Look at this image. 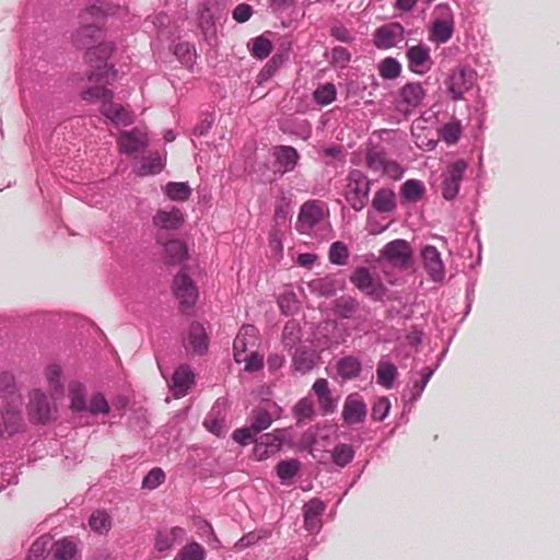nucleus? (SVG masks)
<instances>
[{"instance_id": "obj_43", "label": "nucleus", "mask_w": 560, "mask_h": 560, "mask_svg": "<svg viewBox=\"0 0 560 560\" xmlns=\"http://www.w3.org/2000/svg\"><path fill=\"white\" fill-rule=\"evenodd\" d=\"M167 197L176 201H186L190 195L191 189L187 183L171 182L165 186L164 189Z\"/></svg>"}, {"instance_id": "obj_64", "label": "nucleus", "mask_w": 560, "mask_h": 560, "mask_svg": "<svg viewBox=\"0 0 560 560\" xmlns=\"http://www.w3.org/2000/svg\"><path fill=\"white\" fill-rule=\"evenodd\" d=\"M334 62L345 66L350 61V54L345 47H335L331 51Z\"/></svg>"}, {"instance_id": "obj_20", "label": "nucleus", "mask_w": 560, "mask_h": 560, "mask_svg": "<svg viewBox=\"0 0 560 560\" xmlns=\"http://www.w3.org/2000/svg\"><path fill=\"white\" fill-rule=\"evenodd\" d=\"M408 67L410 71L423 74L432 67L429 47L424 45H416L408 48L407 52Z\"/></svg>"}, {"instance_id": "obj_44", "label": "nucleus", "mask_w": 560, "mask_h": 560, "mask_svg": "<svg viewBox=\"0 0 560 560\" xmlns=\"http://www.w3.org/2000/svg\"><path fill=\"white\" fill-rule=\"evenodd\" d=\"M401 66L392 57L383 59L378 65V73L385 80H394L400 75Z\"/></svg>"}, {"instance_id": "obj_14", "label": "nucleus", "mask_w": 560, "mask_h": 560, "mask_svg": "<svg viewBox=\"0 0 560 560\" xmlns=\"http://www.w3.org/2000/svg\"><path fill=\"white\" fill-rule=\"evenodd\" d=\"M422 266L430 279L440 282L445 277V268L441 254L435 246L425 245L420 253Z\"/></svg>"}, {"instance_id": "obj_45", "label": "nucleus", "mask_w": 560, "mask_h": 560, "mask_svg": "<svg viewBox=\"0 0 560 560\" xmlns=\"http://www.w3.org/2000/svg\"><path fill=\"white\" fill-rule=\"evenodd\" d=\"M424 190L420 180L408 179L401 186V196L408 201H418L423 196Z\"/></svg>"}, {"instance_id": "obj_47", "label": "nucleus", "mask_w": 560, "mask_h": 560, "mask_svg": "<svg viewBox=\"0 0 560 560\" xmlns=\"http://www.w3.org/2000/svg\"><path fill=\"white\" fill-rule=\"evenodd\" d=\"M313 291H317L323 296H332L337 291V280L332 277H325L314 280L310 283Z\"/></svg>"}, {"instance_id": "obj_3", "label": "nucleus", "mask_w": 560, "mask_h": 560, "mask_svg": "<svg viewBox=\"0 0 560 560\" xmlns=\"http://www.w3.org/2000/svg\"><path fill=\"white\" fill-rule=\"evenodd\" d=\"M57 398V396L52 397L51 394L48 396L38 388L31 390L26 405L30 421L39 424H47L55 421L58 416Z\"/></svg>"}, {"instance_id": "obj_31", "label": "nucleus", "mask_w": 560, "mask_h": 560, "mask_svg": "<svg viewBox=\"0 0 560 560\" xmlns=\"http://www.w3.org/2000/svg\"><path fill=\"white\" fill-rule=\"evenodd\" d=\"M337 371L343 380L355 378L361 372V362L355 357H345L338 361Z\"/></svg>"}, {"instance_id": "obj_27", "label": "nucleus", "mask_w": 560, "mask_h": 560, "mask_svg": "<svg viewBox=\"0 0 560 560\" xmlns=\"http://www.w3.org/2000/svg\"><path fill=\"white\" fill-rule=\"evenodd\" d=\"M185 535L182 527H172L171 529L160 530L155 536L154 547L159 552H167Z\"/></svg>"}, {"instance_id": "obj_16", "label": "nucleus", "mask_w": 560, "mask_h": 560, "mask_svg": "<svg viewBox=\"0 0 560 560\" xmlns=\"http://www.w3.org/2000/svg\"><path fill=\"white\" fill-rule=\"evenodd\" d=\"M173 292L183 306L190 307L195 304L198 291L192 280L186 275L179 272L173 281Z\"/></svg>"}, {"instance_id": "obj_18", "label": "nucleus", "mask_w": 560, "mask_h": 560, "mask_svg": "<svg viewBox=\"0 0 560 560\" xmlns=\"http://www.w3.org/2000/svg\"><path fill=\"white\" fill-rule=\"evenodd\" d=\"M404 38V28L398 23H390L378 27L374 34L375 46L388 49L397 46Z\"/></svg>"}, {"instance_id": "obj_10", "label": "nucleus", "mask_w": 560, "mask_h": 560, "mask_svg": "<svg viewBox=\"0 0 560 560\" xmlns=\"http://www.w3.org/2000/svg\"><path fill=\"white\" fill-rule=\"evenodd\" d=\"M350 281L357 289L373 299H381L385 293L383 283L365 267L357 268L350 276Z\"/></svg>"}, {"instance_id": "obj_39", "label": "nucleus", "mask_w": 560, "mask_h": 560, "mask_svg": "<svg viewBox=\"0 0 560 560\" xmlns=\"http://www.w3.org/2000/svg\"><path fill=\"white\" fill-rule=\"evenodd\" d=\"M206 549L199 542L192 541L185 545L173 560H205Z\"/></svg>"}, {"instance_id": "obj_56", "label": "nucleus", "mask_w": 560, "mask_h": 560, "mask_svg": "<svg viewBox=\"0 0 560 560\" xmlns=\"http://www.w3.org/2000/svg\"><path fill=\"white\" fill-rule=\"evenodd\" d=\"M460 135V124L459 122H448L443 126L441 129L442 139L448 143L454 144L459 139Z\"/></svg>"}, {"instance_id": "obj_33", "label": "nucleus", "mask_w": 560, "mask_h": 560, "mask_svg": "<svg viewBox=\"0 0 560 560\" xmlns=\"http://www.w3.org/2000/svg\"><path fill=\"white\" fill-rule=\"evenodd\" d=\"M331 460L340 468L350 464L354 457V448L347 443H338L330 452Z\"/></svg>"}, {"instance_id": "obj_49", "label": "nucleus", "mask_w": 560, "mask_h": 560, "mask_svg": "<svg viewBox=\"0 0 560 560\" xmlns=\"http://www.w3.org/2000/svg\"><path fill=\"white\" fill-rule=\"evenodd\" d=\"M387 160L388 159L383 151L372 149L366 154V166L372 172L382 173Z\"/></svg>"}, {"instance_id": "obj_5", "label": "nucleus", "mask_w": 560, "mask_h": 560, "mask_svg": "<svg viewBox=\"0 0 560 560\" xmlns=\"http://www.w3.org/2000/svg\"><path fill=\"white\" fill-rule=\"evenodd\" d=\"M434 15L435 18L429 32V39L436 44H444L451 39L454 33L452 11L447 5H439L434 10Z\"/></svg>"}, {"instance_id": "obj_17", "label": "nucleus", "mask_w": 560, "mask_h": 560, "mask_svg": "<svg viewBox=\"0 0 560 560\" xmlns=\"http://www.w3.org/2000/svg\"><path fill=\"white\" fill-rule=\"evenodd\" d=\"M312 390L317 398L322 415H331L336 411L338 397L332 395V390L330 389L329 383L326 378L316 380L312 386Z\"/></svg>"}, {"instance_id": "obj_11", "label": "nucleus", "mask_w": 560, "mask_h": 560, "mask_svg": "<svg viewBox=\"0 0 560 560\" xmlns=\"http://www.w3.org/2000/svg\"><path fill=\"white\" fill-rule=\"evenodd\" d=\"M324 220L323 207L317 201H307L300 208L295 229L310 235L313 229Z\"/></svg>"}, {"instance_id": "obj_63", "label": "nucleus", "mask_w": 560, "mask_h": 560, "mask_svg": "<svg viewBox=\"0 0 560 560\" xmlns=\"http://www.w3.org/2000/svg\"><path fill=\"white\" fill-rule=\"evenodd\" d=\"M45 549V542L36 540L31 546L26 560H44Z\"/></svg>"}, {"instance_id": "obj_8", "label": "nucleus", "mask_w": 560, "mask_h": 560, "mask_svg": "<svg viewBox=\"0 0 560 560\" xmlns=\"http://www.w3.org/2000/svg\"><path fill=\"white\" fill-rule=\"evenodd\" d=\"M476 72L469 67H458L452 71L445 85L454 101L463 98V95L469 91L475 82Z\"/></svg>"}, {"instance_id": "obj_6", "label": "nucleus", "mask_w": 560, "mask_h": 560, "mask_svg": "<svg viewBox=\"0 0 560 560\" xmlns=\"http://www.w3.org/2000/svg\"><path fill=\"white\" fill-rule=\"evenodd\" d=\"M425 97V90L420 82H409L398 91L396 108L399 113L408 116L422 105Z\"/></svg>"}, {"instance_id": "obj_46", "label": "nucleus", "mask_w": 560, "mask_h": 560, "mask_svg": "<svg viewBox=\"0 0 560 560\" xmlns=\"http://www.w3.org/2000/svg\"><path fill=\"white\" fill-rule=\"evenodd\" d=\"M329 261L334 265L345 266L349 259V249L342 242H334L328 252Z\"/></svg>"}, {"instance_id": "obj_57", "label": "nucleus", "mask_w": 560, "mask_h": 560, "mask_svg": "<svg viewBox=\"0 0 560 560\" xmlns=\"http://www.w3.org/2000/svg\"><path fill=\"white\" fill-rule=\"evenodd\" d=\"M420 373H421V380L415 382V384L411 388V398L412 399H418L421 396L428 382L430 381V378L433 375V370H431L430 368H423Z\"/></svg>"}, {"instance_id": "obj_25", "label": "nucleus", "mask_w": 560, "mask_h": 560, "mask_svg": "<svg viewBox=\"0 0 560 560\" xmlns=\"http://www.w3.org/2000/svg\"><path fill=\"white\" fill-rule=\"evenodd\" d=\"M118 144L124 153L133 154L147 147V138L139 130L125 131L121 132Z\"/></svg>"}, {"instance_id": "obj_1", "label": "nucleus", "mask_w": 560, "mask_h": 560, "mask_svg": "<svg viewBox=\"0 0 560 560\" xmlns=\"http://www.w3.org/2000/svg\"><path fill=\"white\" fill-rule=\"evenodd\" d=\"M94 85L82 91L81 96L84 101L93 102L97 100H102V113L109 120L115 122L116 125L128 126L132 124L131 114L122 107L120 104H116L112 102L113 93L112 91L105 88L106 84L110 82H95L90 81Z\"/></svg>"}, {"instance_id": "obj_54", "label": "nucleus", "mask_w": 560, "mask_h": 560, "mask_svg": "<svg viewBox=\"0 0 560 560\" xmlns=\"http://www.w3.org/2000/svg\"><path fill=\"white\" fill-rule=\"evenodd\" d=\"M165 480V474L161 468L151 469L142 480V487L153 490L162 485Z\"/></svg>"}, {"instance_id": "obj_41", "label": "nucleus", "mask_w": 560, "mask_h": 560, "mask_svg": "<svg viewBox=\"0 0 560 560\" xmlns=\"http://www.w3.org/2000/svg\"><path fill=\"white\" fill-rule=\"evenodd\" d=\"M377 382L385 388H392L394 380L397 376V369L393 363L380 362L377 370Z\"/></svg>"}, {"instance_id": "obj_62", "label": "nucleus", "mask_w": 560, "mask_h": 560, "mask_svg": "<svg viewBox=\"0 0 560 560\" xmlns=\"http://www.w3.org/2000/svg\"><path fill=\"white\" fill-rule=\"evenodd\" d=\"M402 173L404 170L401 168V166L397 162L392 161L389 159L387 160L385 167L382 172V174H385L393 179H399L402 176Z\"/></svg>"}, {"instance_id": "obj_4", "label": "nucleus", "mask_w": 560, "mask_h": 560, "mask_svg": "<svg viewBox=\"0 0 560 560\" xmlns=\"http://www.w3.org/2000/svg\"><path fill=\"white\" fill-rule=\"evenodd\" d=\"M371 180L360 170H351L347 175L343 196L354 211H361L370 199Z\"/></svg>"}, {"instance_id": "obj_22", "label": "nucleus", "mask_w": 560, "mask_h": 560, "mask_svg": "<svg viewBox=\"0 0 560 560\" xmlns=\"http://www.w3.org/2000/svg\"><path fill=\"white\" fill-rule=\"evenodd\" d=\"M195 374L190 366H178L172 377V392L175 398H180L187 395L189 388L194 384Z\"/></svg>"}, {"instance_id": "obj_21", "label": "nucleus", "mask_w": 560, "mask_h": 560, "mask_svg": "<svg viewBox=\"0 0 560 560\" xmlns=\"http://www.w3.org/2000/svg\"><path fill=\"white\" fill-rule=\"evenodd\" d=\"M185 349L192 354H203L208 350V337L203 326L192 323L189 327L187 338L184 341Z\"/></svg>"}, {"instance_id": "obj_53", "label": "nucleus", "mask_w": 560, "mask_h": 560, "mask_svg": "<svg viewBox=\"0 0 560 560\" xmlns=\"http://www.w3.org/2000/svg\"><path fill=\"white\" fill-rule=\"evenodd\" d=\"M300 468V464L295 459L281 460L277 466V474L280 479L287 480L293 478Z\"/></svg>"}, {"instance_id": "obj_48", "label": "nucleus", "mask_w": 560, "mask_h": 560, "mask_svg": "<svg viewBox=\"0 0 560 560\" xmlns=\"http://www.w3.org/2000/svg\"><path fill=\"white\" fill-rule=\"evenodd\" d=\"M336 88L332 83H325L323 85H319L314 91V100L317 104H320L323 106L328 105L332 103L336 98Z\"/></svg>"}, {"instance_id": "obj_36", "label": "nucleus", "mask_w": 560, "mask_h": 560, "mask_svg": "<svg viewBox=\"0 0 560 560\" xmlns=\"http://www.w3.org/2000/svg\"><path fill=\"white\" fill-rule=\"evenodd\" d=\"M62 370L57 364H50L46 368L45 377L48 383L50 394L54 396H61L63 393V385L61 383Z\"/></svg>"}, {"instance_id": "obj_2", "label": "nucleus", "mask_w": 560, "mask_h": 560, "mask_svg": "<svg viewBox=\"0 0 560 560\" xmlns=\"http://www.w3.org/2000/svg\"><path fill=\"white\" fill-rule=\"evenodd\" d=\"M113 52L110 43H101L97 46L88 48L85 54L89 63V81L112 82L116 79V71L108 67L107 60Z\"/></svg>"}, {"instance_id": "obj_60", "label": "nucleus", "mask_w": 560, "mask_h": 560, "mask_svg": "<svg viewBox=\"0 0 560 560\" xmlns=\"http://www.w3.org/2000/svg\"><path fill=\"white\" fill-rule=\"evenodd\" d=\"M252 15L253 9L247 3L237 4L232 12L233 19L238 23L247 22Z\"/></svg>"}, {"instance_id": "obj_37", "label": "nucleus", "mask_w": 560, "mask_h": 560, "mask_svg": "<svg viewBox=\"0 0 560 560\" xmlns=\"http://www.w3.org/2000/svg\"><path fill=\"white\" fill-rule=\"evenodd\" d=\"M293 412L298 424L310 422L315 418L314 402L307 397L302 398L294 406Z\"/></svg>"}, {"instance_id": "obj_13", "label": "nucleus", "mask_w": 560, "mask_h": 560, "mask_svg": "<svg viewBox=\"0 0 560 560\" xmlns=\"http://www.w3.org/2000/svg\"><path fill=\"white\" fill-rule=\"evenodd\" d=\"M258 341V330L256 327L252 325L243 326L237 336L234 339L233 350H234V360L237 363H242L244 360V355L253 351L257 347Z\"/></svg>"}, {"instance_id": "obj_30", "label": "nucleus", "mask_w": 560, "mask_h": 560, "mask_svg": "<svg viewBox=\"0 0 560 560\" xmlns=\"http://www.w3.org/2000/svg\"><path fill=\"white\" fill-rule=\"evenodd\" d=\"M372 206L378 212H390L396 207L395 194L392 189L382 188L377 190L372 200Z\"/></svg>"}, {"instance_id": "obj_15", "label": "nucleus", "mask_w": 560, "mask_h": 560, "mask_svg": "<svg viewBox=\"0 0 560 560\" xmlns=\"http://www.w3.org/2000/svg\"><path fill=\"white\" fill-rule=\"evenodd\" d=\"M466 167L467 164L462 160L456 161L447 167L442 183V195L446 200L454 199L458 194Z\"/></svg>"}, {"instance_id": "obj_35", "label": "nucleus", "mask_w": 560, "mask_h": 560, "mask_svg": "<svg viewBox=\"0 0 560 560\" xmlns=\"http://www.w3.org/2000/svg\"><path fill=\"white\" fill-rule=\"evenodd\" d=\"M247 47L252 56L260 60L267 58L272 51V44L265 35L252 38Z\"/></svg>"}, {"instance_id": "obj_12", "label": "nucleus", "mask_w": 560, "mask_h": 560, "mask_svg": "<svg viewBox=\"0 0 560 560\" xmlns=\"http://www.w3.org/2000/svg\"><path fill=\"white\" fill-rule=\"evenodd\" d=\"M368 413L366 404L358 394H350L346 397L341 417L347 425L361 424L365 421Z\"/></svg>"}, {"instance_id": "obj_38", "label": "nucleus", "mask_w": 560, "mask_h": 560, "mask_svg": "<svg viewBox=\"0 0 560 560\" xmlns=\"http://www.w3.org/2000/svg\"><path fill=\"white\" fill-rule=\"evenodd\" d=\"M52 553L54 557L58 560H71L74 558L77 553V546L74 541L70 538H63L57 540L52 545Z\"/></svg>"}, {"instance_id": "obj_7", "label": "nucleus", "mask_w": 560, "mask_h": 560, "mask_svg": "<svg viewBox=\"0 0 560 560\" xmlns=\"http://www.w3.org/2000/svg\"><path fill=\"white\" fill-rule=\"evenodd\" d=\"M381 256L393 267L407 269L411 265L412 249L406 240L397 238L388 242L382 248Z\"/></svg>"}, {"instance_id": "obj_34", "label": "nucleus", "mask_w": 560, "mask_h": 560, "mask_svg": "<svg viewBox=\"0 0 560 560\" xmlns=\"http://www.w3.org/2000/svg\"><path fill=\"white\" fill-rule=\"evenodd\" d=\"M277 162L283 166V172L292 171L299 160L298 151L289 145H282L277 148L275 152Z\"/></svg>"}, {"instance_id": "obj_26", "label": "nucleus", "mask_w": 560, "mask_h": 560, "mask_svg": "<svg viewBox=\"0 0 560 560\" xmlns=\"http://www.w3.org/2000/svg\"><path fill=\"white\" fill-rule=\"evenodd\" d=\"M69 408L72 412H84L88 410L86 387L79 381H71L68 384Z\"/></svg>"}, {"instance_id": "obj_23", "label": "nucleus", "mask_w": 560, "mask_h": 560, "mask_svg": "<svg viewBox=\"0 0 560 560\" xmlns=\"http://www.w3.org/2000/svg\"><path fill=\"white\" fill-rule=\"evenodd\" d=\"M326 504L319 499H312L303 506L304 524L308 532H317L322 527V514Z\"/></svg>"}, {"instance_id": "obj_42", "label": "nucleus", "mask_w": 560, "mask_h": 560, "mask_svg": "<svg viewBox=\"0 0 560 560\" xmlns=\"http://www.w3.org/2000/svg\"><path fill=\"white\" fill-rule=\"evenodd\" d=\"M21 415L19 410L12 407L5 408V410L2 412V428L3 432H8L9 434H13L16 432L21 425Z\"/></svg>"}, {"instance_id": "obj_52", "label": "nucleus", "mask_w": 560, "mask_h": 560, "mask_svg": "<svg viewBox=\"0 0 560 560\" xmlns=\"http://www.w3.org/2000/svg\"><path fill=\"white\" fill-rule=\"evenodd\" d=\"M203 425L217 436H221L226 432L224 419L214 415L213 410L205 419Z\"/></svg>"}, {"instance_id": "obj_55", "label": "nucleus", "mask_w": 560, "mask_h": 560, "mask_svg": "<svg viewBox=\"0 0 560 560\" xmlns=\"http://www.w3.org/2000/svg\"><path fill=\"white\" fill-rule=\"evenodd\" d=\"M389 409L390 402L388 398L381 397L374 402L371 417L374 421H383L387 417Z\"/></svg>"}, {"instance_id": "obj_58", "label": "nucleus", "mask_w": 560, "mask_h": 560, "mask_svg": "<svg viewBox=\"0 0 560 560\" xmlns=\"http://www.w3.org/2000/svg\"><path fill=\"white\" fill-rule=\"evenodd\" d=\"M358 303L353 299H340L336 303L337 313L342 318H350L357 311Z\"/></svg>"}, {"instance_id": "obj_51", "label": "nucleus", "mask_w": 560, "mask_h": 560, "mask_svg": "<svg viewBox=\"0 0 560 560\" xmlns=\"http://www.w3.org/2000/svg\"><path fill=\"white\" fill-rule=\"evenodd\" d=\"M284 435L281 431H275L272 433L264 434L257 440L265 447L269 450V453L276 454L283 443Z\"/></svg>"}, {"instance_id": "obj_9", "label": "nucleus", "mask_w": 560, "mask_h": 560, "mask_svg": "<svg viewBox=\"0 0 560 560\" xmlns=\"http://www.w3.org/2000/svg\"><path fill=\"white\" fill-rule=\"evenodd\" d=\"M272 423L270 413L265 409L255 411L249 427L236 429L232 438L241 445H247L254 441V438L261 431L268 429Z\"/></svg>"}, {"instance_id": "obj_50", "label": "nucleus", "mask_w": 560, "mask_h": 560, "mask_svg": "<svg viewBox=\"0 0 560 560\" xmlns=\"http://www.w3.org/2000/svg\"><path fill=\"white\" fill-rule=\"evenodd\" d=\"M86 411L93 416L107 415L109 412V405L104 395L101 393L93 394L90 401L88 402Z\"/></svg>"}, {"instance_id": "obj_19", "label": "nucleus", "mask_w": 560, "mask_h": 560, "mask_svg": "<svg viewBox=\"0 0 560 560\" xmlns=\"http://www.w3.org/2000/svg\"><path fill=\"white\" fill-rule=\"evenodd\" d=\"M101 15V10L96 7L88 9L82 15L81 21L84 23L75 34V42L81 47H88L92 39L96 38L101 34L100 26L95 23H88L90 16Z\"/></svg>"}, {"instance_id": "obj_59", "label": "nucleus", "mask_w": 560, "mask_h": 560, "mask_svg": "<svg viewBox=\"0 0 560 560\" xmlns=\"http://www.w3.org/2000/svg\"><path fill=\"white\" fill-rule=\"evenodd\" d=\"M242 362L245 363V371L247 372H255L262 368V357L257 353L256 349L245 354Z\"/></svg>"}, {"instance_id": "obj_28", "label": "nucleus", "mask_w": 560, "mask_h": 560, "mask_svg": "<svg viewBox=\"0 0 560 560\" xmlns=\"http://www.w3.org/2000/svg\"><path fill=\"white\" fill-rule=\"evenodd\" d=\"M293 364L296 371L305 374L315 365V353L306 347H300L293 354Z\"/></svg>"}, {"instance_id": "obj_24", "label": "nucleus", "mask_w": 560, "mask_h": 560, "mask_svg": "<svg viewBox=\"0 0 560 560\" xmlns=\"http://www.w3.org/2000/svg\"><path fill=\"white\" fill-rule=\"evenodd\" d=\"M184 223L183 212L175 207L160 209L153 217V224L163 230H177Z\"/></svg>"}, {"instance_id": "obj_40", "label": "nucleus", "mask_w": 560, "mask_h": 560, "mask_svg": "<svg viewBox=\"0 0 560 560\" xmlns=\"http://www.w3.org/2000/svg\"><path fill=\"white\" fill-rule=\"evenodd\" d=\"M164 167V160L159 153H152L149 156L144 158L141 162V166L139 168V175H154L162 171Z\"/></svg>"}, {"instance_id": "obj_61", "label": "nucleus", "mask_w": 560, "mask_h": 560, "mask_svg": "<svg viewBox=\"0 0 560 560\" xmlns=\"http://www.w3.org/2000/svg\"><path fill=\"white\" fill-rule=\"evenodd\" d=\"M299 339V331L295 329V326L289 324L285 325L282 334V343L284 348H293V346Z\"/></svg>"}, {"instance_id": "obj_32", "label": "nucleus", "mask_w": 560, "mask_h": 560, "mask_svg": "<svg viewBox=\"0 0 560 560\" xmlns=\"http://www.w3.org/2000/svg\"><path fill=\"white\" fill-rule=\"evenodd\" d=\"M113 522L110 515L104 510L93 512L89 518L91 529L100 535L107 534L112 528Z\"/></svg>"}, {"instance_id": "obj_29", "label": "nucleus", "mask_w": 560, "mask_h": 560, "mask_svg": "<svg viewBox=\"0 0 560 560\" xmlns=\"http://www.w3.org/2000/svg\"><path fill=\"white\" fill-rule=\"evenodd\" d=\"M187 256L186 245L179 240H170L164 245V259L167 264H179Z\"/></svg>"}]
</instances>
